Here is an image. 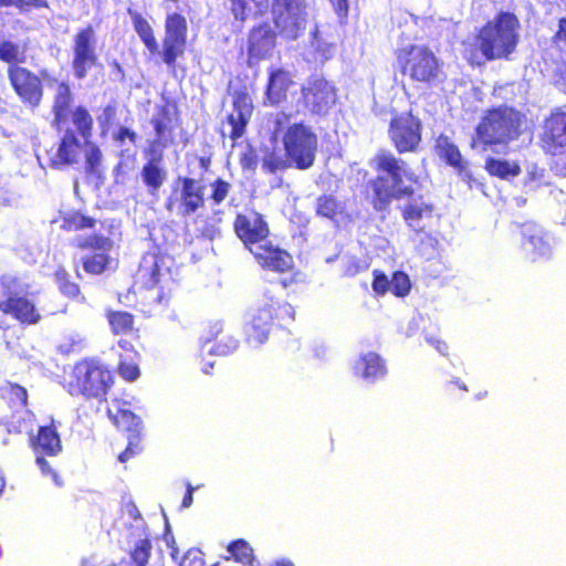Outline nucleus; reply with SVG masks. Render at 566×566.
Wrapping results in <instances>:
<instances>
[{"mask_svg": "<svg viewBox=\"0 0 566 566\" xmlns=\"http://www.w3.org/2000/svg\"><path fill=\"white\" fill-rule=\"evenodd\" d=\"M373 163L381 172L371 181L377 210H385L392 199H401L413 193L412 185L417 182V176L406 161L389 150H380Z\"/></svg>", "mask_w": 566, "mask_h": 566, "instance_id": "nucleus-1", "label": "nucleus"}, {"mask_svg": "<svg viewBox=\"0 0 566 566\" xmlns=\"http://www.w3.org/2000/svg\"><path fill=\"white\" fill-rule=\"evenodd\" d=\"M517 18L507 12L499 14L480 30L478 46L488 60L509 59L515 51L520 34Z\"/></svg>", "mask_w": 566, "mask_h": 566, "instance_id": "nucleus-2", "label": "nucleus"}, {"mask_svg": "<svg viewBox=\"0 0 566 566\" xmlns=\"http://www.w3.org/2000/svg\"><path fill=\"white\" fill-rule=\"evenodd\" d=\"M523 115L510 107L490 111L476 127L479 142L491 145L507 143L521 134Z\"/></svg>", "mask_w": 566, "mask_h": 566, "instance_id": "nucleus-3", "label": "nucleus"}, {"mask_svg": "<svg viewBox=\"0 0 566 566\" xmlns=\"http://www.w3.org/2000/svg\"><path fill=\"white\" fill-rule=\"evenodd\" d=\"M317 135L304 123H294L286 127L283 145L291 163L301 170L313 166L317 150Z\"/></svg>", "mask_w": 566, "mask_h": 566, "instance_id": "nucleus-4", "label": "nucleus"}, {"mask_svg": "<svg viewBox=\"0 0 566 566\" xmlns=\"http://www.w3.org/2000/svg\"><path fill=\"white\" fill-rule=\"evenodd\" d=\"M402 73L412 81L433 83L440 81L442 70L439 59L424 45H409L399 55Z\"/></svg>", "mask_w": 566, "mask_h": 566, "instance_id": "nucleus-5", "label": "nucleus"}, {"mask_svg": "<svg viewBox=\"0 0 566 566\" xmlns=\"http://www.w3.org/2000/svg\"><path fill=\"white\" fill-rule=\"evenodd\" d=\"M112 376L95 361L83 360L76 364L67 381L72 396L101 397L106 394Z\"/></svg>", "mask_w": 566, "mask_h": 566, "instance_id": "nucleus-6", "label": "nucleus"}, {"mask_svg": "<svg viewBox=\"0 0 566 566\" xmlns=\"http://www.w3.org/2000/svg\"><path fill=\"white\" fill-rule=\"evenodd\" d=\"M305 0H273L272 15L280 34L289 40L297 39L306 27Z\"/></svg>", "mask_w": 566, "mask_h": 566, "instance_id": "nucleus-7", "label": "nucleus"}, {"mask_svg": "<svg viewBox=\"0 0 566 566\" xmlns=\"http://www.w3.org/2000/svg\"><path fill=\"white\" fill-rule=\"evenodd\" d=\"M97 38L92 25L80 30L73 39L72 69L77 80L86 77L97 64Z\"/></svg>", "mask_w": 566, "mask_h": 566, "instance_id": "nucleus-8", "label": "nucleus"}, {"mask_svg": "<svg viewBox=\"0 0 566 566\" xmlns=\"http://www.w3.org/2000/svg\"><path fill=\"white\" fill-rule=\"evenodd\" d=\"M388 135L398 153L416 151L421 142V123L410 113L395 116Z\"/></svg>", "mask_w": 566, "mask_h": 566, "instance_id": "nucleus-9", "label": "nucleus"}, {"mask_svg": "<svg viewBox=\"0 0 566 566\" xmlns=\"http://www.w3.org/2000/svg\"><path fill=\"white\" fill-rule=\"evenodd\" d=\"M186 36V19L178 13L168 14L165 23L161 57L169 67H174L176 60L184 54Z\"/></svg>", "mask_w": 566, "mask_h": 566, "instance_id": "nucleus-10", "label": "nucleus"}, {"mask_svg": "<svg viewBox=\"0 0 566 566\" xmlns=\"http://www.w3.org/2000/svg\"><path fill=\"white\" fill-rule=\"evenodd\" d=\"M303 101L312 114L323 115L336 102V92L332 84L321 76H312L302 88Z\"/></svg>", "mask_w": 566, "mask_h": 566, "instance_id": "nucleus-11", "label": "nucleus"}, {"mask_svg": "<svg viewBox=\"0 0 566 566\" xmlns=\"http://www.w3.org/2000/svg\"><path fill=\"white\" fill-rule=\"evenodd\" d=\"M8 76L18 96L32 108L40 105L43 97V88L39 76L25 67L10 66Z\"/></svg>", "mask_w": 566, "mask_h": 566, "instance_id": "nucleus-12", "label": "nucleus"}, {"mask_svg": "<svg viewBox=\"0 0 566 566\" xmlns=\"http://www.w3.org/2000/svg\"><path fill=\"white\" fill-rule=\"evenodd\" d=\"M234 231L249 249H256V245H264L268 242V223L258 212L238 214L234 221Z\"/></svg>", "mask_w": 566, "mask_h": 566, "instance_id": "nucleus-13", "label": "nucleus"}, {"mask_svg": "<svg viewBox=\"0 0 566 566\" xmlns=\"http://www.w3.org/2000/svg\"><path fill=\"white\" fill-rule=\"evenodd\" d=\"M49 87L53 90L52 98V126L61 130L69 122L71 115V105L74 101L69 83L64 81L52 80Z\"/></svg>", "mask_w": 566, "mask_h": 566, "instance_id": "nucleus-14", "label": "nucleus"}, {"mask_svg": "<svg viewBox=\"0 0 566 566\" xmlns=\"http://www.w3.org/2000/svg\"><path fill=\"white\" fill-rule=\"evenodd\" d=\"M114 423L122 430L128 432V444L126 449L118 455V460L120 462H126L130 457L136 454L139 450V427L140 420L139 418L126 409H118L114 415L112 411H108Z\"/></svg>", "mask_w": 566, "mask_h": 566, "instance_id": "nucleus-15", "label": "nucleus"}, {"mask_svg": "<svg viewBox=\"0 0 566 566\" xmlns=\"http://www.w3.org/2000/svg\"><path fill=\"white\" fill-rule=\"evenodd\" d=\"M272 304L265 303L249 313L245 333L250 343L262 344L268 339L270 325L273 319Z\"/></svg>", "mask_w": 566, "mask_h": 566, "instance_id": "nucleus-16", "label": "nucleus"}, {"mask_svg": "<svg viewBox=\"0 0 566 566\" xmlns=\"http://www.w3.org/2000/svg\"><path fill=\"white\" fill-rule=\"evenodd\" d=\"M524 238L523 249L533 260L549 254V238L544 230L534 222H527L522 228Z\"/></svg>", "mask_w": 566, "mask_h": 566, "instance_id": "nucleus-17", "label": "nucleus"}, {"mask_svg": "<svg viewBox=\"0 0 566 566\" xmlns=\"http://www.w3.org/2000/svg\"><path fill=\"white\" fill-rule=\"evenodd\" d=\"M252 102L247 94H237L233 101V112L228 116L230 137L235 140L243 136L245 126L252 114Z\"/></svg>", "mask_w": 566, "mask_h": 566, "instance_id": "nucleus-18", "label": "nucleus"}, {"mask_svg": "<svg viewBox=\"0 0 566 566\" xmlns=\"http://www.w3.org/2000/svg\"><path fill=\"white\" fill-rule=\"evenodd\" d=\"M250 251L263 268L283 273L293 265V259L287 252L273 248L268 242L264 245H256V249L250 248Z\"/></svg>", "mask_w": 566, "mask_h": 566, "instance_id": "nucleus-19", "label": "nucleus"}, {"mask_svg": "<svg viewBox=\"0 0 566 566\" xmlns=\"http://www.w3.org/2000/svg\"><path fill=\"white\" fill-rule=\"evenodd\" d=\"M275 34L268 24L254 28L249 36V60H261L274 48Z\"/></svg>", "mask_w": 566, "mask_h": 566, "instance_id": "nucleus-20", "label": "nucleus"}, {"mask_svg": "<svg viewBox=\"0 0 566 566\" xmlns=\"http://www.w3.org/2000/svg\"><path fill=\"white\" fill-rule=\"evenodd\" d=\"M433 206L424 201L422 197H419L412 198L405 205L402 217L409 228L420 232L426 227L424 220L431 218Z\"/></svg>", "mask_w": 566, "mask_h": 566, "instance_id": "nucleus-21", "label": "nucleus"}, {"mask_svg": "<svg viewBox=\"0 0 566 566\" xmlns=\"http://www.w3.org/2000/svg\"><path fill=\"white\" fill-rule=\"evenodd\" d=\"M81 144L73 130L66 129L59 148L50 156L52 166L73 165L81 154Z\"/></svg>", "mask_w": 566, "mask_h": 566, "instance_id": "nucleus-22", "label": "nucleus"}, {"mask_svg": "<svg viewBox=\"0 0 566 566\" xmlns=\"http://www.w3.org/2000/svg\"><path fill=\"white\" fill-rule=\"evenodd\" d=\"M181 182L180 201L184 214H191L203 206L205 186L197 179L179 178Z\"/></svg>", "mask_w": 566, "mask_h": 566, "instance_id": "nucleus-23", "label": "nucleus"}, {"mask_svg": "<svg viewBox=\"0 0 566 566\" xmlns=\"http://www.w3.org/2000/svg\"><path fill=\"white\" fill-rule=\"evenodd\" d=\"M161 262L163 260L155 253L145 254L136 273L137 282L146 289L155 287L164 276Z\"/></svg>", "mask_w": 566, "mask_h": 566, "instance_id": "nucleus-24", "label": "nucleus"}, {"mask_svg": "<svg viewBox=\"0 0 566 566\" xmlns=\"http://www.w3.org/2000/svg\"><path fill=\"white\" fill-rule=\"evenodd\" d=\"M292 76L290 72L283 69L272 70L269 75L266 86V99L271 105L280 104L285 101L287 90L292 85Z\"/></svg>", "mask_w": 566, "mask_h": 566, "instance_id": "nucleus-25", "label": "nucleus"}, {"mask_svg": "<svg viewBox=\"0 0 566 566\" xmlns=\"http://www.w3.org/2000/svg\"><path fill=\"white\" fill-rule=\"evenodd\" d=\"M543 140L553 147L566 145V113L554 112L544 123Z\"/></svg>", "mask_w": 566, "mask_h": 566, "instance_id": "nucleus-26", "label": "nucleus"}, {"mask_svg": "<svg viewBox=\"0 0 566 566\" xmlns=\"http://www.w3.org/2000/svg\"><path fill=\"white\" fill-rule=\"evenodd\" d=\"M0 311L12 314L21 322L35 323L39 318L34 305L23 297L10 296L0 303Z\"/></svg>", "mask_w": 566, "mask_h": 566, "instance_id": "nucleus-27", "label": "nucleus"}, {"mask_svg": "<svg viewBox=\"0 0 566 566\" xmlns=\"http://www.w3.org/2000/svg\"><path fill=\"white\" fill-rule=\"evenodd\" d=\"M232 12L237 20L245 21L268 12L270 0H231Z\"/></svg>", "mask_w": 566, "mask_h": 566, "instance_id": "nucleus-28", "label": "nucleus"}, {"mask_svg": "<svg viewBox=\"0 0 566 566\" xmlns=\"http://www.w3.org/2000/svg\"><path fill=\"white\" fill-rule=\"evenodd\" d=\"M35 452L55 455L61 450L60 437L52 426H43L39 429L35 440H32Z\"/></svg>", "mask_w": 566, "mask_h": 566, "instance_id": "nucleus-29", "label": "nucleus"}, {"mask_svg": "<svg viewBox=\"0 0 566 566\" xmlns=\"http://www.w3.org/2000/svg\"><path fill=\"white\" fill-rule=\"evenodd\" d=\"M356 375L361 376L365 379H376L382 377L386 373V368L380 360V357L375 353H368L360 357L355 364Z\"/></svg>", "mask_w": 566, "mask_h": 566, "instance_id": "nucleus-30", "label": "nucleus"}, {"mask_svg": "<svg viewBox=\"0 0 566 566\" xmlns=\"http://www.w3.org/2000/svg\"><path fill=\"white\" fill-rule=\"evenodd\" d=\"M159 160L160 158L150 159L142 170L143 180L153 192L158 190L166 179V171L159 167Z\"/></svg>", "mask_w": 566, "mask_h": 566, "instance_id": "nucleus-31", "label": "nucleus"}, {"mask_svg": "<svg viewBox=\"0 0 566 566\" xmlns=\"http://www.w3.org/2000/svg\"><path fill=\"white\" fill-rule=\"evenodd\" d=\"M134 28L143 43L145 44V46L149 50V52L151 54L161 55V51L159 50V45L154 35V31L150 24L143 17L136 15L134 18Z\"/></svg>", "mask_w": 566, "mask_h": 566, "instance_id": "nucleus-32", "label": "nucleus"}, {"mask_svg": "<svg viewBox=\"0 0 566 566\" xmlns=\"http://www.w3.org/2000/svg\"><path fill=\"white\" fill-rule=\"evenodd\" d=\"M114 140H116L122 147L120 165L133 161L135 159V151H133L129 147H125V145L126 142H128L132 146H135L137 142V134L127 127L120 126L114 134Z\"/></svg>", "mask_w": 566, "mask_h": 566, "instance_id": "nucleus-33", "label": "nucleus"}, {"mask_svg": "<svg viewBox=\"0 0 566 566\" xmlns=\"http://www.w3.org/2000/svg\"><path fill=\"white\" fill-rule=\"evenodd\" d=\"M486 169L491 175L497 176L502 179L516 177L521 172L517 164L493 158L486 161Z\"/></svg>", "mask_w": 566, "mask_h": 566, "instance_id": "nucleus-34", "label": "nucleus"}, {"mask_svg": "<svg viewBox=\"0 0 566 566\" xmlns=\"http://www.w3.org/2000/svg\"><path fill=\"white\" fill-rule=\"evenodd\" d=\"M437 150L449 165L460 169L463 168L461 154L458 147L450 143L449 138L440 136L437 140Z\"/></svg>", "mask_w": 566, "mask_h": 566, "instance_id": "nucleus-35", "label": "nucleus"}, {"mask_svg": "<svg viewBox=\"0 0 566 566\" xmlns=\"http://www.w3.org/2000/svg\"><path fill=\"white\" fill-rule=\"evenodd\" d=\"M71 115L72 123L76 127L80 135L85 140H88V138L92 136L93 127V118L90 115L88 111L83 106H78L73 112H71Z\"/></svg>", "mask_w": 566, "mask_h": 566, "instance_id": "nucleus-36", "label": "nucleus"}, {"mask_svg": "<svg viewBox=\"0 0 566 566\" xmlns=\"http://www.w3.org/2000/svg\"><path fill=\"white\" fill-rule=\"evenodd\" d=\"M290 167H294V164L290 161L289 156H283L274 151L268 153L262 160V168L272 174Z\"/></svg>", "mask_w": 566, "mask_h": 566, "instance_id": "nucleus-37", "label": "nucleus"}, {"mask_svg": "<svg viewBox=\"0 0 566 566\" xmlns=\"http://www.w3.org/2000/svg\"><path fill=\"white\" fill-rule=\"evenodd\" d=\"M76 245L82 249H94L102 252L109 251L113 247V241L104 235L94 234L91 237L76 239Z\"/></svg>", "mask_w": 566, "mask_h": 566, "instance_id": "nucleus-38", "label": "nucleus"}, {"mask_svg": "<svg viewBox=\"0 0 566 566\" xmlns=\"http://www.w3.org/2000/svg\"><path fill=\"white\" fill-rule=\"evenodd\" d=\"M24 53L20 45L12 41L0 40V60L7 63L23 62Z\"/></svg>", "mask_w": 566, "mask_h": 566, "instance_id": "nucleus-39", "label": "nucleus"}, {"mask_svg": "<svg viewBox=\"0 0 566 566\" xmlns=\"http://www.w3.org/2000/svg\"><path fill=\"white\" fill-rule=\"evenodd\" d=\"M525 187L530 190H536L545 184V169L538 167L536 164L526 166Z\"/></svg>", "mask_w": 566, "mask_h": 566, "instance_id": "nucleus-40", "label": "nucleus"}, {"mask_svg": "<svg viewBox=\"0 0 566 566\" xmlns=\"http://www.w3.org/2000/svg\"><path fill=\"white\" fill-rule=\"evenodd\" d=\"M339 211V205L333 196H321L316 202L317 214L333 219Z\"/></svg>", "mask_w": 566, "mask_h": 566, "instance_id": "nucleus-41", "label": "nucleus"}, {"mask_svg": "<svg viewBox=\"0 0 566 566\" xmlns=\"http://www.w3.org/2000/svg\"><path fill=\"white\" fill-rule=\"evenodd\" d=\"M228 551L233 555L235 560L242 564H251L253 559L252 548L243 539H239L229 545Z\"/></svg>", "mask_w": 566, "mask_h": 566, "instance_id": "nucleus-42", "label": "nucleus"}, {"mask_svg": "<svg viewBox=\"0 0 566 566\" xmlns=\"http://www.w3.org/2000/svg\"><path fill=\"white\" fill-rule=\"evenodd\" d=\"M151 548L153 546L148 538H140L136 542L132 552V558L137 566H144L148 562Z\"/></svg>", "mask_w": 566, "mask_h": 566, "instance_id": "nucleus-43", "label": "nucleus"}, {"mask_svg": "<svg viewBox=\"0 0 566 566\" xmlns=\"http://www.w3.org/2000/svg\"><path fill=\"white\" fill-rule=\"evenodd\" d=\"M0 7H14L20 13H28L31 8H48L46 0H0Z\"/></svg>", "mask_w": 566, "mask_h": 566, "instance_id": "nucleus-44", "label": "nucleus"}, {"mask_svg": "<svg viewBox=\"0 0 566 566\" xmlns=\"http://www.w3.org/2000/svg\"><path fill=\"white\" fill-rule=\"evenodd\" d=\"M109 324L116 334L125 333L132 328L133 317L126 312L112 313Z\"/></svg>", "mask_w": 566, "mask_h": 566, "instance_id": "nucleus-45", "label": "nucleus"}, {"mask_svg": "<svg viewBox=\"0 0 566 566\" xmlns=\"http://www.w3.org/2000/svg\"><path fill=\"white\" fill-rule=\"evenodd\" d=\"M84 153L86 159V169L90 172H95L102 161V151L95 144L85 140Z\"/></svg>", "mask_w": 566, "mask_h": 566, "instance_id": "nucleus-46", "label": "nucleus"}, {"mask_svg": "<svg viewBox=\"0 0 566 566\" xmlns=\"http://www.w3.org/2000/svg\"><path fill=\"white\" fill-rule=\"evenodd\" d=\"M108 261L105 252L96 253L84 261V270L92 274H101L106 269Z\"/></svg>", "mask_w": 566, "mask_h": 566, "instance_id": "nucleus-47", "label": "nucleus"}, {"mask_svg": "<svg viewBox=\"0 0 566 566\" xmlns=\"http://www.w3.org/2000/svg\"><path fill=\"white\" fill-rule=\"evenodd\" d=\"M410 290V281L407 274L396 272L390 280V291L397 296H405Z\"/></svg>", "mask_w": 566, "mask_h": 566, "instance_id": "nucleus-48", "label": "nucleus"}, {"mask_svg": "<svg viewBox=\"0 0 566 566\" xmlns=\"http://www.w3.org/2000/svg\"><path fill=\"white\" fill-rule=\"evenodd\" d=\"M170 119L168 118V112L166 108H161L157 115L151 119L156 132V143L161 144L165 138L166 130L168 129Z\"/></svg>", "mask_w": 566, "mask_h": 566, "instance_id": "nucleus-49", "label": "nucleus"}, {"mask_svg": "<svg viewBox=\"0 0 566 566\" xmlns=\"http://www.w3.org/2000/svg\"><path fill=\"white\" fill-rule=\"evenodd\" d=\"M3 395L8 396L12 402L18 407H24L27 405V390L13 384H8L4 388H2Z\"/></svg>", "mask_w": 566, "mask_h": 566, "instance_id": "nucleus-50", "label": "nucleus"}, {"mask_svg": "<svg viewBox=\"0 0 566 566\" xmlns=\"http://www.w3.org/2000/svg\"><path fill=\"white\" fill-rule=\"evenodd\" d=\"M65 227L69 230H82L85 228H93L96 223L95 219L82 214H73L64 220Z\"/></svg>", "mask_w": 566, "mask_h": 566, "instance_id": "nucleus-51", "label": "nucleus"}, {"mask_svg": "<svg viewBox=\"0 0 566 566\" xmlns=\"http://www.w3.org/2000/svg\"><path fill=\"white\" fill-rule=\"evenodd\" d=\"M212 195L211 198L216 205H220L229 195L231 185L222 179H217L211 184Z\"/></svg>", "mask_w": 566, "mask_h": 566, "instance_id": "nucleus-52", "label": "nucleus"}, {"mask_svg": "<svg viewBox=\"0 0 566 566\" xmlns=\"http://www.w3.org/2000/svg\"><path fill=\"white\" fill-rule=\"evenodd\" d=\"M239 342L232 337L227 336L226 339L218 340V344L216 348H209L208 350L210 353H216L217 355H228L230 353H233L238 348Z\"/></svg>", "mask_w": 566, "mask_h": 566, "instance_id": "nucleus-53", "label": "nucleus"}, {"mask_svg": "<svg viewBox=\"0 0 566 566\" xmlns=\"http://www.w3.org/2000/svg\"><path fill=\"white\" fill-rule=\"evenodd\" d=\"M179 566H205L201 551L198 548L188 549L181 558ZM213 566H217V564Z\"/></svg>", "mask_w": 566, "mask_h": 566, "instance_id": "nucleus-54", "label": "nucleus"}, {"mask_svg": "<svg viewBox=\"0 0 566 566\" xmlns=\"http://www.w3.org/2000/svg\"><path fill=\"white\" fill-rule=\"evenodd\" d=\"M368 265L354 256H348L344 260V273L347 276H355L356 274L365 271Z\"/></svg>", "mask_w": 566, "mask_h": 566, "instance_id": "nucleus-55", "label": "nucleus"}, {"mask_svg": "<svg viewBox=\"0 0 566 566\" xmlns=\"http://www.w3.org/2000/svg\"><path fill=\"white\" fill-rule=\"evenodd\" d=\"M373 289L377 294L384 295L387 291H390V281L385 274L375 272Z\"/></svg>", "mask_w": 566, "mask_h": 566, "instance_id": "nucleus-56", "label": "nucleus"}, {"mask_svg": "<svg viewBox=\"0 0 566 566\" xmlns=\"http://www.w3.org/2000/svg\"><path fill=\"white\" fill-rule=\"evenodd\" d=\"M119 374L123 378L133 381L138 378L139 369L135 364L130 363H120L119 365Z\"/></svg>", "mask_w": 566, "mask_h": 566, "instance_id": "nucleus-57", "label": "nucleus"}, {"mask_svg": "<svg viewBox=\"0 0 566 566\" xmlns=\"http://www.w3.org/2000/svg\"><path fill=\"white\" fill-rule=\"evenodd\" d=\"M116 116V107L114 105H107L103 108L101 115L97 117L101 127L106 128L114 120Z\"/></svg>", "mask_w": 566, "mask_h": 566, "instance_id": "nucleus-58", "label": "nucleus"}, {"mask_svg": "<svg viewBox=\"0 0 566 566\" xmlns=\"http://www.w3.org/2000/svg\"><path fill=\"white\" fill-rule=\"evenodd\" d=\"M60 290L67 296H76L80 293V289L75 283L66 280L65 274H59Z\"/></svg>", "mask_w": 566, "mask_h": 566, "instance_id": "nucleus-59", "label": "nucleus"}, {"mask_svg": "<svg viewBox=\"0 0 566 566\" xmlns=\"http://www.w3.org/2000/svg\"><path fill=\"white\" fill-rule=\"evenodd\" d=\"M553 39L555 43L559 45L563 43L566 46V18L559 20L558 30Z\"/></svg>", "mask_w": 566, "mask_h": 566, "instance_id": "nucleus-60", "label": "nucleus"}, {"mask_svg": "<svg viewBox=\"0 0 566 566\" xmlns=\"http://www.w3.org/2000/svg\"><path fill=\"white\" fill-rule=\"evenodd\" d=\"M555 167L560 175L566 176V151L560 153L556 156Z\"/></svg>", "mask_w": 566, "mask_h": 566, "instance_id": "nucleus-61", "label": "nucleus"}, {"mask_svg": "<svg viewBox=\"0 0 566 566\" xmlns=\"http://www.w3.org/2000/svg\"><path fill=\"white\" fill-rule=\"evenodd\" d=\"M289 119H290V117L286 114H284V113L277 114L275 117V120H274L275 132L283 129L285 124L289 123Z\"/></svg>", "mask_w": 566, "mask_h": 566, "instance_id": "nucleus-62", "label": "nucleus"}, {"mask_svg": "<svg viewBox=\"0 0 566 566\" xmlns=\"http://www.w3.org/2000/svg\"><path fill=\"white\" fill-rule=\"evenodd\" d=\"M222 329H223V324L221 322H214L210 326V329H209L210 338L208 339V342H210L211 338L218 339V337L221 334Z\"/></svg>", "mask_w": 566, "mask_h": 566, "instance_id": "nucleus-63", "label": "nucleus"}, {"mask_svg": "<svg viewBox=\"0 0 566 566\" xmlns=\"http://www.w3.org/2000/svg\"><path fill=\"white\" fill-rule=\"evenodd\" d=\"M281 315H287L289 317H291L292 319L294 318V310L293 307L287 304V303H284L282 305L279 306V313L276 314L277 317H281Z\"/></svg>", "mask_w": 566, "mask_h": 566, "instance_id": "nucleus-64", "label": "nucleus"}]
</instances>
